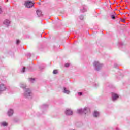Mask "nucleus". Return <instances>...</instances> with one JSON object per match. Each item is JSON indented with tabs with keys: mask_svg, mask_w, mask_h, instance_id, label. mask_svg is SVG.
Here are the masks:
<instances>
[{
	"mask_svg": "<svg viewBox=\"0 0 130 130\" xmlns=\"http://www.w3.org/2000/svg\"><path fill=\"white\" fill-rule=\"evenodd\" d=\"M119 96L116 93H112V98L113 101H115Z\"/></svg>",
	"mask_w": 130,
	"mask_h": 130,
	"instance_id": "423d86ee",
	"label": "nucleus"
},
{
	"mask_svg": "<svg viewBox=\"0 0 130 130\" xmlns=\"http://www.w3.org/2000/svg\"><path fill=\"white\" fill-rule=\"evenodd\" d=\"M80 11L81 13H85V12H87V9H86V7L84 6L82 8L80 9Z\"/></svg>",
	"mask_w": 130,
	"mask_h": 130,
	"instance_id": "f8f14e48",
	"label": "nucleus"
},
{
	"mask_svg": "<svg viewBox=\"0 0 130 130\" xmlns=\"http://www.w3.org/2000/svg\"><path fill=\"white\" fill-rule=\"evenodd\" d=\"M0 124L1 126H8V123L6 122H2Z\"/></svg>",
	"mask_w": 130,
	"mask_h": 130,
	"instance_id": "ddd939ff",
	"label": "nucleus"
},
{
	"mask_svg": "<svg viewBox=\"0 0 130 130\" xmlns=\"http://www.w3.org/2000/svg\"><path fill=\"white\" fill-rule=\"evenodd\" d=\"M13 114H14V110H13L12 109H10L8 112V116H12Z\"/></svg>",
	"mask_w": 130,
	"mask_h": 130,
	"instance_id": "9d476101",
	"label": "nucleus"
},
{
	"mask_svg": "<svg viewBox=\"0 0 130 130\" xmlns=\"http://www.w3.org/2000/svg\"><path fill=\"white\" fill-rule=\"evenodd\" d=\"M93 66L96 71H99L101 70V68H102V67H103V65L102 64H100L99 62L95 61L93 62Z\"/></svg>",
	"mask_w": 130,
	"mask_h": 130,
	"instance_id": "f03ea898",
	"label": "nucleus"
},
{
	"mask_svg": "<svg viewBox=\"0 0 130 130\" xmlns=\"http://www.w3.org/2000/svg\"><path fill=\"white\" fill-rule=\"evenodd\" d=\"M36 13L38 17H42V16H43V14H42V11L40 10H37L36 11Z\"/></svg>",
	"mask_w": 130,
	"mask_h": 130,
	"instance_id": "1a4fd4ad",
	"label": "nucleus"
},
{
	"mask_svg": "<svg viewBox=\"0 0 130 130\" xmlns=\"http://www.w3.org/2000/svg\"><path fill=\"white\" fill-rule=\"evenodd\" d=\"M63 93H65V94H70V90H67V88L64 87L63 90Z\"/></svg>",
	"mask_w": 130,
	"mask_h": 130,
	"instance_id": "9b49d317",
	"label": "nucleus"
},
{
	"mask_svg": "<svg viewBox=\"0 0 130 130\" xmlns=\"http://www.w3.org/2000/svg\"><path fill=\"white\" fill-rule=\"evenodd\" d=\"M3 24L7 26V27H8V26H10V24H11V21L9 20L6 19L3 22Z\"/></svg>",
	"mask_w": 130,
	"mask_h": 130,
	"instance_id": "6e6552de",
	"label": "nucleus"
},
{
	"mask_svg": "<svg viewBox=\"0 0 130 130\" xmlns=\"http://www.w3.org/2000/svg\"><path fill=\"white\" fill-rule=\"evenodd\" d=\"M20 44V40H17L16 41V44Z\"/></svg>",
	"mask_w": 130,
	"mask_h": 130,
	"instance_id": "6ab92c4d",
	"label": "nucleus"
},
{
	"mask_svg": "<svg viewBox=\"0 0 130 130\" xmlns=\"http://www.w3.org/2000/svg\"><path fill=\"white\" fill-rule=\"evenodd\" d=\"M6 89H7V87H6L5 84H0V94H2V92H4V91H6Z\"/></svg>",
	"mask_w": 130,
	"mask_h": 130,
	"instance_id": "20e7f679",
	"label": "nucleus"
},
{
	"mask_svg": "<svg viewBox=\"0 0 130 130\" xmlns=\"http://www.w3.org/2000/svg\"><path fill=\"white\" fill-rule=\"evenodd\" d=\"M25 68L23 67V69H22V73H25Z\"/></svg>",
	"mask_w": 130,
	"mask_h": 130,
	"instance_id": "412c9836",
	"label": "nucleus"
},
{
	"mask_svg": "<svg viewBox=\"0 0 130 130\" xmlns=\"http://www.w3.org/2000/svg\"><path fill=\"white\" fill-rule=\"evenodd\" d=\"M122 21L123 22H124V19L122 20Z\"/></svg>",
	"mask_w": 130,
	"mask_h": 130,
	"instance_id": "393cba45",
	"label": "nucleus"
},
{
	"mask_svg": "<svg viewBox=\"0 0 130 130\" xmlns=\"http://www.w3.org/2000/svg\"><path fill=\"white\" fill-rule=\"evenodd\" d=\"M24 96L26 98H32V92L29 89L27 88L25 90Z\"/></svg>",
	"mask_w": 130,
	"mask_h": 130,
	"instance_id": "7ed1b4c3",
	"label": "nucleus"
},
{
	"mask_svg": "<svg viewBox=\"0 0 130 130\" xmlns=\"http://www.w3.org/2000/svg\"><path fill=\"white\" fill-rule=\"evenodd\" d=\"M65 114L66 115H72V114H73V111L71 109H67L65 111Z\"/></svg>",
	"mask_w": 130,
	"mask_h": 130,
	"instance_id": "0eeeda50",
	"label": "nucleus"
},
{
	"mask_svg": "<svg viewBox=\"0 0 130 130\" xmlns=\"http://www.w3.org/2000/svg\"><path fill=\"white\" fill-rule=\"evenodd\" d=\"M80 20H83L84 19V16H80Z\"/></svg>",
	"mask_w": 130,
	"mask_h": 130,
	"instance_id": "aec40b11",
	"label": "nucleus"
},
{
	"mask_svg": "<svg viewBox=\"0 0 130 130\" xmlns=\"http://www.w3.org/2000/svg\"><path fill=\"white\" fill-rule=\"evenodd\" d=\"M78 95H80V96H82V95H83V93H82V92H78Z\"/></svg>",
	"mask_w": 130,
	"mask_h": 130,
	"instance_id": "5701e85b",
	"label": "nucleus"
},
{
	"mask_svg": "<svg viewBox=\"0 0 130 130\" xmlns=\"http://www.w3.org/2000/svg\"><path fill=\"white\" fill-rule=\"evenodd\" d=\"M65 67H66V68H68V67H70V63H66L65 64Z\"/></svg>",
	"mask_w": 130,
	"mask_h": 130,
	"instance_id": "a211bd4d",
	"label": "nucleus"
},
{
	"mask_svg": "<svg viewBox=\"0 0 130 130\" xmlns=\"http://www.w3.org/2000/svg\"><path fill=\"white\" fill-rule=\"evenodd\" d=\"M99 116V112H98V111H94V113H93V116L94 117H97V116Z\"/></svg>",
	"mask_w": 130,
	"mask_h": 130,
	"instance_id": "4468645a",
	"label": "nucleus"
},
{
	"mask_svg": "<svg viewBox=\"0 0 130 130\" xmlns=\"http://www.w3.org/2000/svg\"><path fill=\"white\" fill-rule=\"evenodd\" d=\"M88 112H90V108L85 107L84 109H79L77 110V113L79 114H86Z\"/></svg>",
	"mask_w": 130,
	"mask_h": 130,
	"instance_id": "f257e3e1",
	"label": "nucleus"
},
{
	"mask_svg": "<svg viewBox=\"0 0 130 130\" xmlns=\"http://www.w3.org/2000/svg\"><path fill=\"white\" fill-rule=\"evenodd\" d=\"M29 81L30 83H34V81H35V79H34V78H29Z\"/></svg>",
	"mask_w": 130,
	"mask_h": 130,
	"instance_id": "2eb2a0df",
	"label": "nucleus"
},
{
	"mask_svg": "<svg viewBox=\"0 0 130 130\" xmlns=\"http://www.w3.org/2000/svg\"><path fill=\"white\" fill-rule=\"evenodd\" d=\"M3 13V11H2V9L0 8V14H2Z\"/></svg>",
	"mask_w": 130,
	"mask_h": 130,
	"instance_id": "b1692460",
	"label": "nucleus"
},
{
	"mask_svg": "<svg viewBox=\"0 0 130 130\" xmlns=\"http://www.w3.org/2000/svg\"><path fill=\"white\" fill-rule=\"evenodd\" d=\"M25 6L26 8H32V6H33V3L31 1H27L25 2Z\"/></svg>",
	"mask_w": 130,
	"mask_h": 130,
	"instance_id": "39448f33",
	"label": "nucleus"
},
{
	"mask_svg": "<svg viewBox=\"0 0 130 130\" xmlns=\"http://www.w3.org/2000/svg\"><path fill=\"white\" fill-rule=\"evenodd\" d=\"M111 18H112V19H115V16L114 15H112Z\"/></svg>",
	"mask_w": 130,
	"mask_h": 130,
	"instance_id": "4be33fe9",
	"label": "nucleus"
},
{
	"mask_svg": "<svg viewBox=\"0 0 130 130\" xmlns=\"http://www.w3.org/2000/svg\"><path fill=\"white\" fill-rule=\"evenodd\" d=\"M21 88H22L23 89H25V88L26 87V84H24L23 83L21 84L20 85Z\"/></svg>",
	"mask_w": 130,
	"mask_h": 130,
	"instance_id": "dca6fc26",
	"label": "nucleus"
},
{
	"mask_svg": "<svg viewBox=\"0 0 130 130\" xmlns=\"http://www.w3.org/2000/svg\"><path fill=\"white\" fill-rule=\"evenodd\" d=\"M57 73H58V71L57 70H54L53 71V74H57Z\"/></svg>",
	"mask_w": 130,
	"mask_h": 130,
	"instance_id": "f3484780",
	"label": "nucleus"
}]
</instances>
